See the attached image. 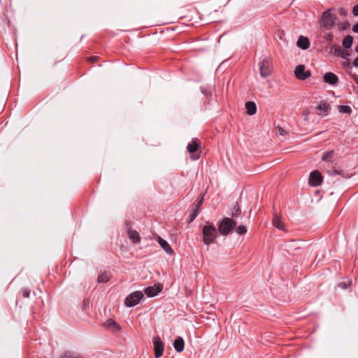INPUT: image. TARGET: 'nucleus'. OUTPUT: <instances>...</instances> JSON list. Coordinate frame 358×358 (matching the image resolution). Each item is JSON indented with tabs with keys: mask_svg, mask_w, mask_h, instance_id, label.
Returning <instances> with one entry per match:
<instances>
[{
	"mask_svg": "<svg viewBox=\"0 0 358 358\" xmlns=\"http://www.w3.org/2000/svg\"><path fill=\"white\" fill-rule=\"evenodd\" d=\"M203 241L206 245L214 243L217 236L215 227L210 224L204 225L202 228Z\"/></svg>",
	"mask_w": 358,
	"mask_h": 358,
	"instance_id": "1",
	"label": "nucleus"
},
{
	"mask_svg": "<svg viewBox=\"0 0 358 358\" xmlns=\"http://www.w3.org/2000/svg\"><path fill=\"white\" fill-rule=\"evenodd\" d=\"M236 224L233 219L224 217L218 224L219 232L223 236H227L232 231Z\"/></svg>",
	"mask_w": 358,
	"mask_h": 358,
	"instance_id": "2",
	"label": "nucleus"
},
{
	"mask_svg": "<svg viewBox=\"0 0 358 358\" xmlns=\"http://www.w3.org/2000/svg\"><path fill=\"white\" fill-rule=\"evenodd\" d=\"M143 296L141 291L134 292L126 297L124 304L127 307H134L139 303Z\"/></svg>",
	"mask_w": 358,
	"mask_h": 358,
	"instance_id": "3",
	"label": "nucleus"
},
{
	"mask_svg": "<svg viewBox=\"0 0 358 358\" xmlns=\"http://www.w3.org/2000/svg\"><path fill=\"white\" fill-rule=\"evenodd\" d=\"M260 76L262 78L269 76L272 73V64L270 58L266 57L259 64Z\"/></svg>",
	"mask_w": 358,
	"mask_h": 358,
	"instance_id": "4",
	"label": "nucleus"
},
{
	"mask_svg": "<svg viewBox=\"0 0 358 358\" xmlns=\"http://www.w3.org/2000/svg\"><path fill=\"white\" fill-rule=\"evenodd\" d=\"M336 18V15L331 13L329 10H326L322 17L324 27L327 29H331L335 24Z\"/></svg>",
	"mask_w": 358,
	"mask_h": 358,
	"instance_id": "5",
	"label": "nucleus"
},
{
	"mask_svg": "<svg viewBox=\"0 0 358 358\" xmlns=\"http://www.w3.org/2000/svg\"><path fill=\"white\" fill-rule=\"evenodd\" d=\"M154 351L155 358H159L164 352V343L159 336H155L153 338Z\"/></svg>",
	"mask_w": 358,
	"mask_h": 358,
	"instance_id": "6",
	"label": "nucleus"
},
{
	"mask_svg": "<svg viewBox=\"0 0 358 358\" xmlns=\"http://www.w3.org/2000/svg\"><path fill=\"white\" fill-rule=\"evenodd\" d=\"M322 182V176L320 171H313L310 173L308 183L312 187H317Z\"/></svg>",
	"mask_w": 358,
	"mask_h": 358,
	"instance_id": "7",
	"label": "nucleus"
},
{
	"mask_svg": "<svg viewBox=\"0 0 358 358\" xmlns=\"http://www.w3.org/2000/svg\"><path fill=\"white\" fill-rule=\"evenodd\" d=\"M126 229L127 231V234L129 238L134 243H138L141 241V237L139 234L131 229V224L130 222H126Z\"/></svg>",
	"mask_w": 358,
	"mask_h": 358,
	"instance_id": "8",
	"label": "nucleus"
},
{
	"mask_svg": "<svg viewBox=\"0 0 358 358\" xmlns=\"http://www.w3.org/2000/svg\"><path fill=\"white\" fill-rule=\"evenodd\" d=\"M294 74L298 79L301 80H304L310 76V71H306L305 66L301 64L296 66V67L295 68Z\"/></svg>",
	"mask_w": 358,
	"mask_h": 358,
	"instance_id": "9",
	"label": "nucleus"
},
{
	"mask_svg": "<svg viewBox=\"0 0 358 358\" xmlns=\"http://www.w3.org/2000/svg\"><path fill=\"white\" fill-rule=\"evenodd\" d=\"M162 289V286L159 284L150 286L145 289L144 292L148 297L157 296Z\"/></svg>",
	"mask_w": 358,
	"mask_h": 358,
	"instance_id": "10",
	"label": "nucleus"
},
{
	"mask_svg": "<svg viewBox=\"0 0 358 358\" xmlns=\"http://www.w3.org/2000/svg\"><path fill=\"white\" fill-rule=\"evenodd\" d=\"M323 80L326 83L335 85L338 83V76L331 72L326 73L323 76Z\"/></svg>",
	"mask_w": 358,
	"mask_h": 358,
	"instance_id": "11",
	"label": "nucleus"
},
{
	"mask_svg": "<svg viewBox=\"0 0 358 358\" xmlns=\"http://www.w3.org/2000/svg\"><path fill=\"white\" fill-rule=\"evenodd\" d=\"M296 45L302 50H307L310 46V41L307 37L300 36L296 42Z\"/></svg>",
	"mask_w": 358,
	"mask_h": 358,
	"instance_id": "12",
	"label": "nucleus"
},
{
	"mask_svg": "<svg viewBox=\"0 0 358 358\" xmlns=\"http://www.w3.org/2000/svg\"><path fill=\"white\" fill-rule=\"evenodd\" d=\"M158 243L167 254L171 255L173 253V250H172L169 243L160 236L158 237Z\"/></svg>",
	"mask_w": 358,
	"mask_h": 358,
	"instance_id": "13",
	"label": "nucleus"
},
{
	"mask_svg": "<svg viewBox=\"0 0 358 358\" xmlns=\"http://www.w3.org/2000/svg\"><path fill=\"white\" fill-rule=\"evenodd\" d=\"M174 349L178 352H181L184 350L185 342L182 337H178L173 342Z\"/></svg>",
	"mask_w": 358,
	"mask_h": 358,
	"instance_id": "14",
	"label": "nucleus"
},
{
	"mask_svg": "<svg viewBox=\"0 0 358 358\" xmlns=\"http://www.w3.org/2000/svg\"><path fill=\"white\" fill-rule=\"evenodd\" d=\"M245 108L247 110V113L249 115H252L255 114L257 111V106L255 102L253 101H247L245 103Z\"/></svg>",
	"mask_w": 358,
	"mask_h": 358,
	"instance_id": "15",
	"label": "nucleus"
},
{
	"mask_svg": "<svg viewBox=\"0 0 358 358\" xmlns=\"http://www.w3.org/2000/svg\"><path fill=\"white\" fill-rule=\"evenodd\" d=\"M327 173L329 176H341L343 178H349V175L348 173H345L343 170L336 169L335 168H332L329 170H327Z\"/></svg>",
	"mask_w": 358,
	"mask_h": 358,
	"instance_id": "16",
	"label": "nucleus"
},
{
	"mask_svg": "<svg viewBox=\"0 0 358 358\" xmlns=\"http://www.w3.org/2000/svg\"><path fill=\"white\" fill-rule=\"evenodd\" d=\"M198 148L199 141L194 139L187 145V149L190 154H193L198 150Z\"/></svg>",
	"mask_w": 358,
	"mask_h": 358,
	"instance_id": "17",
	"label": "nucleus"
},
{
	"mask_svg": "<svg viewBox=\"0 0 358 358\" xmlns=\"http://www.w3.org/2000/svg\"><path fill=\"white\" fill-rule=\"evenodd\" d=\"M317 109L320 110V113H318L320 115H326L329 109V105L325 102H321L317 106Z\"/></svg>",
	"mask_w": 358,
	"mask_h": 358,
	"instance_id": "18",
	"label": "nucleus"
},
{
	"mask_svg": "<svg viewBox=\"0 0 358 358\" xmlns=\"http://www.w3.org/2000/svg\"><path fill=\"white\" fill-rule=\"evenodd\" d=\"M273 224L275 227L280 229V230H285V226L283 223L282 222L280 217L275 214L273 217Z\"/></svg>",
	"mask_w": 358,
	"mask_h": 358,
	"instance_id": "19",
	"label": "nucleus"
},
{
	"mask_svg": "<svg viewBox=\"0 0 358 358\" xmlns=\"http://www.w3.org/2000/svg\"><path fill=\"white\" fill-rule=\"evenodd\" d=\"M59 358H83V356L78 353L73 351H66L62 353Z\"/></svg>",
	"mask_w": 358,
	"mask_h": 358,
	"instance_id": "20",
	"label": "nucleus"
},
{
	"mask_svg": "<svg viewBox=\"0 0 358 358\" xmlns=\"http://www.w3.org/2000/svg\"><path fill=\"white\" fill-rule=\"evenodd\" d=\"M352 42L353 37L350 35H348L343 39L342 45L345 48L348 49L352 46Z\"/></svg>",
	"mask_w": 358,
	"mask_h": 358,
	"instance_id": "21",
	"label": "nucleus"
},
{
	"mask_svg": "<svg viewBox=\"0 0 358 358\" xmlns=\"http://www.w3.org/2000/svg\"><path fill=\"white\" fill-rule=\"evenodd\" d=\"M338 111L341 113H345V114H351L352 110V108L349 106H347V105H341V106H338Z\"/></svg>",
	"mask_w": 358,
	"mask_h": 358,
	"instance_id": "22",
	"label": "nucleus"
},
{
	"mask_svg": "<svg viewBox=\"0 0 358 358\" xmlns=\"http://www.w3.org/2000/svg\"><path fill=\"white\" fill-rule=\"evenodd\" d=\"M109 280V275L106 272L102 273L99 275L97 278L98 282L105 283Z\"/></svg>",
	"mask_w": 358,
	"mask_h": 358,
	"instance_id": "23",
	"label": "nucleus"
},
{
	"mask_svg": "<svg viewBox=\"0 0 358 358\" xmlns=\"http://www.w3.org/2000/svg\"><path fill=\"white\" fill-rule=\"evenodd\" d=\"M241 209L238 203H236L231 209V215L232 217H236L240 213Z\"/></svg>",
	"mask_w": 358,
	"mask_h": 358,
	"instance_id": "24",
	"label": "nucleus"
},
{
	"mask_svg": "<svg viewBox=\"0 0 358 358\" xmlns=\"http://www.w3.org/2000/svg\"><path fill=\"white\" fill-rule=\"evenodd\" d=\"M198 213L197 208H194L189 216V222H192L196 217Z\"/></svg>",
	"mask_w": 358,
	"mask_h": 358,
	"instance_id": "25",
	"label": "nucleus"
},
{
	"mask_svg": "<svg viewBox=\"0 0 358 358\" xmlns=\"http://www.w3.org/2000/svg\"><path fill=\"white\" fill-rule=\"evenodd\" d=\"M236 232L240 235H243L247 233V229L245 226L240 225L237 227Z\"/></svg>",
	"mask_w": 358,
	"mask_h": 358,
	"instance_id": "26",
	"label": "nucleus"
},
{
	"mask_svg": "<svg viewBox=\"0 0 358 358\" xmlns=\"http://www.w3.org/2000/svg\"><path fill=\"white\" fill-rule=\"evenodd\" d=\"M333 152H334V151H329V152H324L322 157V160L323 161L329 160L332 157Z\"/></svg>",
	"mask_w": 358,
	"mask_h": 358,
	"instance_id": "27",
	"label": "nucleus"
},
{
	"mask_svg": "<svg viewBox=\"0 0 358 358\" xmlns=\"http://www.w3.org/2000/svg\"><path fill=\"white\" fill-rule=\"evenodd\" d=\"M107 324L108 326H110V325H113L117 330H120V327L118 324H117L114 320H108L107 321Z\"/></svg>",
	"mask_w": 358,
	"mask_h": 358,
	"instance_id": "28",
	"label": "nucleus"
},
{
	"mask_svg": "<svg viewBox=\"0 0 358 358\" xmlns=\"http://www.w3.org/2000/svg\"><path fill=\"white\" fill-rule=\"evenodd\" d=\"M343 50H341L339 47H336L334 48V55L336 56H340Z\"/></svg>",
	"mask_w": 358,
	"mask_h": 358,
	"instance_id": "29",
	"label": "nucleus"
},
{
	"mask_svg": "<svg viewBox=\"0 0 358 358\" xmlns=\"http://www.w3.org/2000/svg\"><path fill=\"white\" fill-rule=\"evenodd\" d=\"M349 56H350V54L346 50H343L340 55V57H342L343 59H347V57Z\"/></svg>",
	"mask_w": 358,
	"mask_h": 358,
	"instance_id": "30",
	"label": "nucleus"
},
{
	"mask_svg": "<svg viewBox=\"0 0 358 358\" xmlns=\"http://www.w3.org/2000/svg\"><path fill=\"white\" fill-rule=\"evenodd\" d=\"M350 284L347 283L345 282L339 283L338 286L341 287L342 289H347L350 287Z\"/></svg>",
	"mask_w": 358,
	"mask_h": 358,
	"instance_id": "31",
	"label": "nucleus"
},
{
	"mask_svg": "<svg viewBox=\"0 0 358 358\" xmlns=\"http://www.w3.org/2000/svg\"><path fill=\"white\" fill-rule=\"evenodd\" d=\"M352 13L355 16H358V4L353 7Z\"/></svg>",
	"mask_w": 358,
	"mask_h": 358,
	"instance_id": "32",
	"label": "nucleus"
},
{
	"mask_svg": "<svg viewBox=\"0 0 358 358\" xmlns=\"http://www.w3.org/2000/svg\"><path fill=\"white\" fill-rule=\"evenodd\" d=\"M29 294H30V291L29 290H24L23 292H22V296L24 297V298H28L29 297Z\"/></svg>",
	"mask_w": 358,
	"mask_h": 358,
	"instance_id": "33",
	"label": "nucleus"
},
{
	"mask_svg": "<svg viewBox=\"0 0 358 358\" xmlns=\"http://www.w3.org/2000/svg\"><path fill=\"white\" fill-rule=\"evenodd\" d=\"M352 30L355 33H358V22L352 27Z\"/></svg>",
	"mask_w": 358,
	"mask_h": 358,
	"instance_id": "34",
	"label": "nucleus"
},
{
	"mask_svg": "<svg viewBox=\"0 0 358 358\" xmlns=\"http://www.w3.org/2000/svg\"><path fill=\"white\" fill-rule=\"evenodd\" d=\"M352 78L355 80L357 84H358V75L357 74H352Z\"/></svg>",
	"mask_w": 358,
	"mask_h": 358,
	"instance_id": "35",
	"label": "nucleus"
},
{
	"mask_svg": "<svg viewBox=\"0 0 358 358\" xmlns=\"http://www.w3.org/2000/svg\"><path fill=\"white\" fill-rule=\"evenodd\" d=\"M308 114H309V113H308V111H304V112L303 113V115L304 116V119H305V120H308Z\"/></svg>",
	"mask_w": 358,
	"mask_h": 358,
	"instance_id": "36",
	"label": "nucleus"
},
{
	"mask_svg": "<svg viewBox=\"0 0 358 358\" xmlns=\"http://www.w3.org/2000/svg\"><path fill=\"white\" fill-rule=\"evenodd\" d=\"M348 27H349V23L348 22H345V23L343 24L342 29H346Z\"/></svg>",
	"mask_w": 358,
	"mask_h": 358,
	"instance_id": "37",
	"label": "nucleus"
},
{
	"mask_svg": "<svg viewBox=\"0 0 358 358\" xmlns=\"http://www.w3.org/2000/svg\"><path fill=\"white\" fill-rule=\"evenodd\" d=\"M353 65L355 66V67H358V57L357 58L355 59L354 62H353Z\"/></svg>",
	"mask_w": 358,
	"mask_h": 358,
	"instance_id": "38",
	"label": "nucleus"
},
{
	"mask_svg": "<svg viewBox=\"0 0 358 358\" xmlns=\"http://www.w3.org/2000/svg\"><path fill=\"white\" fill-rule=\"evenodd\" d=\"M279 133L280 135H285L286 131L281 127L279 128Z\"/></svg>",
	"mask_w": 358,
	"mask_h": 358,
	"instance_id": "39",
	"label": "nucleus"
},
{
	"mask_svg": "<svg viewBox=\"0 0 358 358\" xmlns=\"http://www.w3.org/2000/svg\"><path fill=\"white\" fill-rule=\"evenodd\" d=\"M192 159V160H196L199 158V155H192L191 157Z\"/></svg>",
	"mask_w": 358,
	"mask_h": 358,
	"instance_id": "40",
	"label": "nucleus"
},
{
	"mask_svg": "<svg viewBox=\"0 0 358 358\" xmlns=\"http://www.w3.org/2000/svg\"><path fill=\"white\" fill-rule=\"evenodd\" d=\"M96 59H97V57H90V60L92 62H95Z\"/></svg>",
	"mask_w": 358,
	"mask_h": 358,
	"instance_id": "41",
	"label": "nucleus"
},
{
	"mask_svg": "<svg viewBox=\"0 0 358 358\" xmlns=\"http://www.w3.org/2000/svg\"><path fill=\"white\" fill-rule=\"evenodd\" d=\"M199 206H200V205L196 204L194 208H197V210H199Z\"/></svg>",
	"mask_w": 358,
	"mask_h": 358,
	"instance_id": "42",
	"label": "nucleus"
},
{
	"mask_svg": "<svg viewBox=\"0 0 358 358\" xmlns=\"http://www.w3.org/2000/svg\"><path fill=\"white\" fill-rule=\"evenodd\" d=\"M355 51H356V52H357V53H358V45H357V46H356V48H355Z\"/></svg>",
	"mask_w": 358,
	"mask_h": 358,
	"instance_id": "43",
	"label": "nucleus"
},
{
	"mask_svg": "<svg viewBox=\"0 0 358 358\" xmlns=\"http://www.w3.org/2000/svg\"><path fill=\"white\" fill-rule=\"evenodd\" d=\"M201 203H202V199H201V200H200V201H199V202L197 204L201 205Z\"/></svg>",
	"mask_w": 358,
	"mask_h": 358,
	"instance_id": "44",
	"label": "nucleus"
},
{
	"mask_svg": "<svg viewBox=\"0 0 358 358\" xmlns=\"http://www.w3.org/2000/svg\"><path fill=\"white\" fill-rule=\"evenodd\" d=\"M348 64L350 65V62H348V63H345V65H348Z\"/></svg>",
	"mask_w": 358,
	"mask_h": 358,
	"instance_id": "45",
	"label": "nucleus"
},
{
	"mask_svg": "<svg viewBox=\"0 0 358 358\" xmlns=\"http://www.w3.org/2000/svg\"><path fill=\"white\" fill-rule=\"evenodd\" d=\"M348 64L350 65V62H348V63H345V65H348Z\"/></svg>",
	"mask_w": 358,
	"mask_h": 358,
	"instance_id": "46",
	"label": "nucleus"
},
{
	"mask_svg": "<svg viewBox=\"0 0 358 358\" xmlns=\"http://www.w3.org/2000/svg\"><path fill=\"white\" fill-rule=\"evenodd\" d=\"M357 93H358V90H357Z\"/></svg>",
	"mask_w": 358,
	"mask_h": 358,
	"instance_id": "47",
	"label": "nucleus"
}]
</instances>
